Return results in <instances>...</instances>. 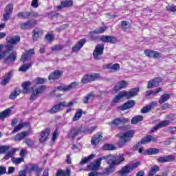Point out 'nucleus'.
<instances>
[{"label": "nucleus", "instance_id": "obj_1", "mask_svg": "<svg viewBox=\"0 0 176 176\" xmlns=\"http://www.w3.org/2000/svg\"><path fill=\"white\" fill-rule=\"evenodd\" d=\"M138 91H140V88H133L131 89L130 91H120L117 96H116L111 101V106L114 107V105H116L122 98L124 97V98H133V97H135V96H137L138 94Z\"/></svg>", "mask_w": 176, "mask_h": 176}, {"label": "nucleus", "instance_id": "obj_2", "mask_svg": "<svg viewBox=\"0 0 176 176\" xmlns=\"http://www.w3.org/2000/svg\"><path fill=\"white\" fill-rule=\"evenodd\" d=\"M134 131L129 130L120 135V140L118 142V146L123 148L129 141H131V138L134 137Z\"/></svg>", "mask_w": 176, "mask_h": 176}, {"label": "nucleus", "instance_id": "obj_3", "mask_svg": "<svg viewBox=\"0 0 176 176\" xmlns=\"http://www.w3.org/2000/svg\"><path fill=\"white\" fill-rule=\"evenodd\" d=\"M140 164H141L139 162L131 163L130 162L128 165L124 166L121 170L120 171V173L122 176H127V175L130 174L133 170H135Z\"/></svg>", "mask_w": 176, "mask_h": 176}, {"label": "nucleus", "instance_id": "obj_4", "mask_svg": "<svg viewBox=\"0 0 176 176\" xmlns=\"http://www.w3.org/2000/svg\"><path fill=\"white\" fill-rule=\"evenodd\" d=\"M157 139L151 135H146L142 138L140 142L133 146V151H138L140 148V145H145V144H149L150 142H156Z\"/></svg>", "mask_w": 176, "mask_h": 176}, {"label": "nucleus", "instance_id": "obj_5", "mask_svg": "<svg viewBox=\"0 0 176 176\" xmlns=\"http://www.w3.org/2000/svg\"><path fill=\"white\" fill-rule=\"evenodd\" d=\"M124 160V154H110L108 161L115 166H119V164H122Z\"/></svg>", "mask_w": 176, "mask_h": 176}, {"label": "nucleus", "instance_id": "obj_6", "mask_svg": "<svg viewBox=\"0 0 176 176\" xmlns=\"http://www.w3.org/2000/svg\"><path fill=\"white\" fill-rule=\"evenodd\" d=\"M83 131L80 126H72L70 130L67 132V137L72 141H74L79 134H82Z\"/></svg>", "mask_w": 176, "mask_h": 176}, {"label": "nucleus", "instance_id": "obj_7", "mask_svg": "<svg viewBox=\"0 0 176 176\" xmlns=\"http://www.w3.org/2000/svg\"><path fill=\"white\" fill-rule=\"evenodd\" d=\"M100 76L98 73H94L90 74H85L81 79V83L84 85L86 83H90V82H94L97 79H100Z\"/></svg>", "mask_w": 176, "mask_h": 176}, {"label": "nucleus", "instance_id": "obj_8", "mask_svg": "<svg viewBox=\"0 0 176 176\" xmlns=\"http://www.w3.org/2000/svg\"><path fill=\"white\" fill-rule=\"evenodd\" d=\"M104 54V45L98 44L96 46L93 52L94 58L95 60H100L101 56Z\"/></svg>", "mask_w": 176, "mask_h": 176}, {"label": "nucleus", "instance_id": "obj_9", "mask_svg": "<svg viewBox=\"0 0 176 176\" xmlns=\"http://www.w3.org/2000/svg\"><path fill=\"white\" fill-rule=\"evenodd\" d=\"M45 89H46V87L41 85V87L35 89H33L32 94L29 98V100H30V101H35V100H36L38 97H39V94L43 93V91Z\"/></svg>", "mask_w": 176, "mask_h": 176}, {"label": "nucleus", "instance_id": "obj_10", "mask_svg": "<svg viewBox=\"0 0 176 176\" xmlns=\"http://www.w3.org/2000/svg\"><path fill=\"white\" fill-rule=\"evenodd\" d=\"M12 13H13V4H8L6 8L4 9V12L3 14V20L6 22L9 19H10V16H12Z\"/></svg>", "mask_w": 176, "mask_h": 176}, {"label": "nucleus", "instance_id": "obj_11", "mask_svg": "<svg viewBox=\"0 0 176 176\" xmlns=\"http://www.w3.org/2000/svg\"><path fill=\"white\" fill-rule=\"evenodd\" d=\"M124 123H129V119L124 118H115L113 122H109V126L113 129V127H117V126H119L120 124H124Z\"/></svg>", "mask_w": 176, "mask_h": 176}, {"label": "nucleus", "instance_id": "obj_12", "mask_svg": "<svg viewBox=\"0 0 176 176\" xmlns=\"http://www.w3.org/2000/svg\"><path fill=\"white\" fill-rule=\"evenodd\" d=\"M26 171L28 173H41L42 168L36 164H29L26 166Z\"/></svg>", "mask_w": 176, "mask_h": 176}, {"label": "nucleus", "instance_id": "obj_13", "mask_svg": "<svg viewBox=\"0 0 176 176\" xmlns=\"http://www.w3.org/2000/svg\"><path fill=\"white\" fill-rule=\"evenodd\" d=\"M101 160L102 158H98L96 160V163L90 162L87 164V168L92 171H97L101 167Z\"/></svg>", "mask_w": 176, "mask_h": 176}, {"label": "nucleus", "instance_id": "obj_14", "mask_svg": "<svg viewBox=\"0 0 176 176\" xmlns=\"http://www.w3.org/2000/svg\"><path fill=\"white\" fill-rule=\"evenodd\" d=\"M17 58V52L16 51H12L9 55L4 58L5 64H10V63H14Z\"/></svg>", "mask_w": 176, "mask_h": 176}, {"label": "nucleus", "instance_id": "obj_15", "mask_svg": "<svg viewBox=\"0 0 176 176\" xmlns=\"http://www.w3.org/2000/svg\"><path fill=\"white\" fill-rule=\"evenodd\" d=\"M35 54V50L30 49L28 51H26V53L22 55L20 60L22 61V63H25V61H28L31 57H32L33 54Z\"/></svg>", "mask_w": 176, "mask_h": 176}, {"label": "nucleus", "instance_id": "obj_16", "mask_svg": "<svg viewBox=\"0 0 176 176\" xmlns=\"http://www.w3.org/2000/svg\"><path fill=\"white\" fill-rule=\"evenodd\" d=\"M65 105V102H61L58 104L54 105L52 108L48 111V112L50 113H57V112H60V111H61L62 108H64Z\"/></svg>", "mask_w": 176, "mask_h": 176}, {"label": "nucleus", "instance_id": "obj_17", "mask_svg": "<svg viewBox=\"0 0 176 176\" xmlns=\"http://www.w3.org/2000/svg\"><path fill=\"white\" fill-rule=\"evenodd\" d=\"M79 83L76 82H73L70 85H67L66 87H63V86H58L56 87L57 90H59L60 91H68L69 90H72V89H75L76 86H78Z\"/></svg>", "mask_w": 176, "mask_h": 176}, {"label": "nucleus", "instance_id": "obj_18", "mask_svg": "<svg viewBox=\"0 0 176 176\" xmlns=\"http://www.w3.org/2000/svg\"><path fill=\"white\" fill-rule=\"evenodd\" d=\"M50 134V129H46L40 133V138L38 139L39 142L43 143L47 141L49 135Z\"/></svg>", "mask_w": 176, "mask_h": 176}, {"label": "nucleus", "instance_id": "obj_19", "mask_svg": "<svg viewBox=\"0 0 176 176\" xmlns=\"http://www.w3.org/2000/svg\"><path fill=\"white\" fill-rule=\"evenodd\" d=\"M135 105V102L134 100H128L123 105L117 107V109H120V111H126V109H130Z\"/></svg>", "mask_w": 176, "mask_h": 176}, {"label": "nucleus", "instance_id": "obj_20", "mask_svg": "<svg viewBox=\"0 0 176 176\" xmlns=\"http://www.w3.org/2000/svg\"><path fill=\"white\" fill-rule=\"evenodd\" d=\"M36 25V21L34 19H30L28 21L21 24V28L22 30H28L31 27Z\"/></svg>", "mask_w": 176, "mask_h": 176}, {"label": "nucleus", "instance_id": "obj_21", "mask_svg": "<svg viewBox=\"0 0 176 176\" xmlns=\"http://www.w3.org/2000/svg\"><path fill=\"white\" fill-rule=\"evenodd\" d=\"M102 140V135L98 133L92 137L91 140V144L94 146H97V145L100 144Z\"/></svg>", "mask_w": 176, "mask_h": 176}, {"label": "nucleus", "instance_id": "obj_22", "mask_svg": "<svg viewBox=\"0 0 176 176\" xmlns=\"http://www.w3.org/2000/svg\"><path fill=\"white\" fill-rule=\"evenodd\" d=\"M86 43V38H82L80 39L73 47H72V52L74 53H76L77 52H79L82 47H83V45Z\"/></svg>", "mask_w": 176, "mask_h": 176}, {"label": "nucleus", "instance_id": "obj_23", "mask_svg": "<svg viewBox=\"0 0 176 176\" xmlns=\"http://www.w3.org/2000/svg\"><path fill=\"white\" fill-rule=\"evenodd\" d=\"M157 105V102L153 101L151 102L149 104L144 106L141 109V113H148V112H151L153 108H155Z\"/></svg>", "mask_w": 176, "mask_h": 176}, {"label": "nucleus", "instance_id": "obj_24", "mask_svg": "<svg viewBox=\"0 0 176 176\" xmlns=\"http://www.w3.org/2000/svg\"><path fill=\"white\" fill-rule=\"evenodd\" d=\"M100 41L107 43H116L118 42L116 37L113 36H102L100 37Z\"/></svg>", "mask_w": 176, "mask_h": 176}, {"label": "nucleus", "instance_id": "obj_25", "mask_svg": "<svg viewBox=\"0 0 176 176\" xmlns=\"http://www.w3.org/2000/svg\"><path fill=\"white\" fill-rule=\"evenodd\" d=\"M174 160H175V157L173 155H165L157 159L158 163H168L170 162H174Z\"/></svg>", "mask_w": 176, "mask_h": 176}, {"label": "nucleus", "instance_id": "obj_26", "mask_svg": "<svg viewBox=\"0 0 176 176\" xmlns=\"http://www.w3.org/2000/svg\"><path fill=\"white\" fill-rule=\"evenodd\" d=\"M162 82V78H155L151 80H149L147 85V89H153V87H156L159 86V83Z\"/></svg>", "mask_w": 176, "mask_h": 176}, {"label": "nucleus", "instance_id": "obj_27", "mask_svg": "<svg viewBox=\"0 0 176 176\" xmlns=\"http://www.w3.org/2000/svg\"><path fill=\"white\" fill-rule=\"evenodd\" d=\"M74 5L72 0H65L61 2L60 6L56 7L57 10H61L63 8H71Z\"/></svg>", "mask_w": 176, "mask_h": 176}, {"label": "nucleus", "instance_id": "obj_28", "mask_svg": "<svg viewBox=\"0 0 176 176\" xmlns=\"http://www.w3.org/2000/svg\"><path fill=\"white\" fill-rule=\"evenodd\" d=\"M144 53L147 57H150V58H152L153 57L154 58H160V53L156 52V51H153L151 50H146L144 51Z\"/></svg>", "mask_w": 176, "mask_h": 176}, {"label": "nucleus", "instance_id": "obj_29", "mask_svg": "<svg viewBox=\"0 0 176 176\" xmlns=\"http://www.w3.org/2000/svg\"><path fill=\"white\" fill-rule=\"evenodd\" d=\"M28 135H30V132L23 131L21 133L16 134L14 136V141H18V142L23 141V140H24L25 137H28Z\"/></svg>", "mask_w": 176, "mask_h": 176}, {"label": "nucleus", "instance_id": "obj_30", "mask_svg": "<svg viewBox=\"0 0 176 176\" xmlns=\"http://www.w3.org/2000/svg\"><path fill=\"white\" fill-rule=\"evenodd\" d=\"M63 75V72L59 70H55L54 72L50 74L48 76L49 80H57V79L60 78V76Z\"/></svg>", "mask_w": 176, "mask_h": 176}, {"label": "nucleus", "instance_id": "obj_31", "mask_svg": "<svg viewBox=\"0 0 176 176\" xmlns=\"http://www.w3.org/2000/svg\"><path fill=\"white\" fill-rule=\"evenodd\" d=\"M127 82L124 80H122L118 82V84L114 87L115 91H119V90H122V89H126L127 87Z\"/></svg>", "mask_w": 176, "mask_h": 176}, {"label": "nucleus", "instance_id": "obj_32", "mask_svg": "<svg viewBox=\"0 0 176 176\" xmlns=\"http://www.w3.org/2000/svg\"><path fill=\"white\" fill-rule=\"evenodd\" d=\"M12 76H13L12 70L5 74L3 79L1 80V85H3V86H6V85L9 83V80H10Z\"/></svg>", "mask_w": 176, "mask_h": 176}, {"label": "nucleus", "instance_id": "obj_33", "mask_svg": "<svg viewBox=\"0 0 176 176\" xmlns=\"http://www.w3.org/2000/svg\"><path fill=\"white\" fill-rule=\"evenodd\" d=\"M56 176H71V168L67 167L64 171L63 169H58Z\"/></svg>", "mask_w": 176, "mask_h": 176}, {"label": "nucleus", "instance_id": "obj_34", "mask_svg": "<svg viewBox=\"0 0 176 176\" xmlns=\"http://www.w3.org/2000/svg\"><path fill=\"white\" fill-rule=\"evenodd\" d=\"M170 98H171V94L168 93H165L160 96L158 100V102L159 104H160V105H162L164 104V102H167V101H168Z\"/></svg>", "mask_w": 176, "mask_h": 176}, {"label": "nucleus", "instance_id": "obj_35", "mask_svg": "<svg viewBox=\"0 0 176 176\" xmlns=\"http://www.w3.org/2000/svg\"><path fill=\"white\" fill-rule=\"evenodd\" d=\"M20 41H21L20 36L15 35L10 37L8 42L10 45H17V43H19Z\"/></svg>", "mask_w": 176, "mask_h": 176}, {"label": "nucleus", "instance_id": "obj_36", "mask_svg": "<svg viewBox=\"0 0 176 176\" xmlns=\"http://www.w3.org/2000/svg\"><path fill=\"white\" fill-rule=\"evenodd\" d=\"M17 151H19V148H13L10 151H8L4 155V157H3L4 160H9L10 157H12L13 155H14V153L17 152Z\"/></svg>", "mask_w": 176, "mask_h": 176}, {"label": "nucleus", "instance_id": "obj_37", "mask_svg": "<svg viewBox=\"0 0 176 176\" xmlns=\"http://www.w3.org/2000/svg\"><path fill=\"white\" fill-rule=\"evenodd\" d=\"M25 126H30V123L21 122L18 126L14 127V130L12 131V134H14V133H17V131H20V130H21V129H24Z\"/></svg>", "mask_w": 176, "mask_h": 176}, {"label": "nucleus", "instance_id": "obj_38", "mask_svg": "<svg viewBox=\"0 0 176 176\" xmlns=\"http://www.w3.org/2000/svg\"><path fill=\"white\" fill-rule=\"evenodd\" d=\"M10 112L12 110L10 109H7L0 113V120H4L6 118H9L10 116Z\"/></svg>", "mask_w": 176, "mask_h": 176}, {"label": "nucleus", "instance_id": "obj_39", "mask_svg": "<svg viewBox=\"0 0 176 176\" xmlns=\"http://www.w3.org/2000/svg\"><path fill=\"white\" fill-rule=\"evenodd\" d=\"M159 152H160L159 148H150L146 151V153H144V155H157Z\"/></svg>", "mask_w": 176, "mask_h": 176}, {"label": "nucleus", "instance_id": "obj_40", "mask_svg": "<svg viewBox=\"0 0 176 176\" xmlns=\"http://www.w3.org/2000/svg\"><path fill=\"white\" fill-rule=\"evenodd\" d=\"M30 85L31 82L30 81H25L22 83L23 91L24 94H28L30 92V89H28V87H30Z\"/></svg>", "mask_w": 176, "mask_h": 176}, {"label": "nucleus", "instance_id": "obj_41", "mask_svg": "<svg viewBox=\"0 0 176 176\" xmlns=\"http://www.w3.org/2000/svg\"><path fill=\"white\" fill-rule=\"evenodd\" d=\"M108 27L107 26H103V27H100L95 30H94L93 32H91L90 33L91 35H93V34H103V32H105V31H107Z\"/></svg>", "mask_w": 176, "mask_h": 176}, {"label": "nucleus", "instance_id": "obj_42", "mask_svg": "<svg viewBox=\"0 0 176 176\" xmlns=\"http://www.w3.org/2000/svg\"><path fill=\"white\" fill-rule=\"evenodd\" d=\"M17 16L19 19H30L31 17V13L30 12H19Z\"/></svg>", "mask_w": 176, "mask_h": 176}, {"label": "nucleus", "instance_id": "obj_43", "mask_svg": "<svg viewBox=\"0 0 176 176\" xmlns=\"http://www.w3.org/2000/svg\"><path fill=\"white\" fill-rule=\"evenodd\" d=\"M94 97H96V95L94 92H91L84 98L83 102L84 104H89V100H94Z\"/></svg>", "mask_w": 176, "mask_h": 176}, {"label": "nucleus", "instance_id": "obj_44", "mask_svg": "<svg viewBox=\"0 0 176 176\" xmlns=\"http://www.w3.org/2000/svg\"><path fill=\"white\" fill-rule=\"evenodd\" d=\"M142 120H144V116H136L132 118L131 124H137V123H140V122H142Z\"/></svg>", "mask_w": 176, "mask_h": 176}, {"label": "nucleus", "instance_id": "obj_45", "mask_svg": "<svg viewBox=\"0 0 176 176\" xmlns=\"http://www.w3.org/2000/svg\"><path fill=\"white\" fill-rule=\"evenodd\" d=\"M32 63H30L29 64H24L19 67V71H20L21 72H27V70L30 69V68L32 67Z\"/></svg>", "mask_w": 176, "mask_h": 176}, {"label": "nucleus", "instance_id": "obj_46", "mask_svg": "<svg viewBox=\"0 0 176 176\" xmlns=\"http://www.w3.org/2000/svg\"><path fill=\"white\" fill-rule=\"evenodd\" d=\"M83 114V111L82 109H79L77 112L75 113L73 118V122H76L79 120L80 118H82V115Z\"/></svg>", "mask_w": 176, "mask_h": 176}, {"label": "nucleus", "instance_id": "obj_47", "mask_svg": "<svg viewBox=\"0 0 176 176\" xmlns=\"http://www.w3.org/2000/svg\"><path fill=\"white\" fill-rule=\"evenodd\" d=\"M107 164H109V167L106 168V171L108 174L111 173H113L115 171V166L116 165L113 164V163L110 162V161H107Z\"/></svg>", "mask_w": 176, "mask_h": 176}, {"label": "nucleus", "instance_id": "obj_48", "mask_svg": "<svg viewBox=\"0 0 176 176\" xmlns=\"http://www.w3.org/2000/svg\"><path fill=\"white\" fill-rule=\"evenodd\" d=\"M41 32H42V31H41L39 29H35L32 31L33 41H38L39 38V34H41Z\"/></svg>", "mask_w": 176, "mask_h": 176}, {"label": "nucleus", "instance_id": "obj_49", "mask_svg": "<svg viewBox=\"0 0 176 176\" xmlns=\"http://www.w3.org/2000/svg\"><path fill=\"white\" fill-rule=\"evenodd\" d=\"M96 156L94 154H91L88 157H85V158H82L80 164H86L87 162H89V160H91Z\"/></svg>", "mask_w": 176, "mask_h": 176}, {"label": "nucleus", "instance_id": "obj_50", "mask_svg": "<svg viewBox=\"0 0 176 176\" xmlns=\"http://www.w3.org/2000/svg\"><path fill=\"white\" fill-rule=\"evenodd\" d=\"M23 142H25V144H26V145H28V146H29L30 148H32V146H34V145H35V141H34L31 138H26L23 140Z\"/></svg>", "mask_w": 176, "mask_h": 176}, {"label": "nucleus", "instance_id": "obj_51", "mask_svg": "<svg viewBox=\"0 0 176 176\" xmlns=\"http://www.w3.org/2000/svg\"><path fill=\"white\" fill-rule=\"evenodd\" d=\"M162 91V89L161 87L157 88L155 91H153V90L147 91L146 96H156V94H157V93H160V91Z\"/></svg>", "mask_w": 176, "mask_h": 176}, {"label": "nucleus", "instance_id": "obj_52", "mask_svg": "<svg viewBox=\"0 0 176 176\" xmlns=\"http://www.w3.org/2000/svg\"><path fill=\"white\" fill-rule=\"evenodd\" d=\"M20 90L15 89L14 90L11 94L10 95V100H14L17 97V96H20Z\"/></svg>", "mask_w": 176, "mask_h": 176}, {"label": "nucleus", "instance_id": "obj_53", "mask_svg": "<svg viewBox=\"0 0 176 176\" xmlns=\"http://www.w3.org/2000/svg\"><path fill=\"white\" fill-rule=\"evenodd\" d=\"M159 171V166H154L153 168H151V170L148 172V176H154L156 173Z\"/></svg>", "mask_w": 176, "mask_h": 176}, {"label": "nucleus", "instance_id": "obj_54", "mask_svg": "<svg viewBox=\"0 0 176 176\" xmlns=\"http://www.w3.org/2000/svg\"><path fill=\"white\" fill-rule=\"evenodd\" d=\"M9 149H10V146L9 145L0 146V154L6 153Z\"/></svg>", "mask_w": 176, "mask_h": 176}, {"label": "nucleus", "instance_id": "obj_55", "mask_svg": "<svg viewBox=\"0 0 176 176\" xmlns=\"http://www.w3.org/2000/svg\"><path fill=\"white\" fill-rule=\"evenodd\" d=\"M170 124V120H165L162 121L160 123L158 124L160 129H162V127H166Z\"/></svg>", "mask_w": 176, "mask_h": 176}, {"label": "nucleus", "instance_id": "obj_56", "mask_svg": "<svg viewBox=\"0 0 176 176\" xmlns=\"http://www.w3.org/2000/svg\"><path fill=\"white\" fill-rule=\"evenodd\" d=\"M121 27H122L123 31L126 32V31H128V30H129V22H127L126 21H122Z\"/></svg>", "mask_w": 176, "mask_h": 176}, {"label": "nucleus", "instance_id": "obj_57", "mask_svg": "<svg viewBox=\"0 0 176 176\" xmlns=\"http://www.w3.org/2000/svg\"><path fill=\"white\" fill-rule=\"evenodd\" d=\"M2 49H3V45H0V60L5 58V56L8 54V51L2 52Z\"/></svg>", "mask_w": 176, "mask_h": 176}, {"label": "nucleus", "instance_id": "obj_58", "mask_svg": "<svg viewBox=\"0 0 176 176\" xmlns=\"http://www.w3.org/2000/svg\"><path fill=\"white\" fill-rule=\"evenodd\" d=\"M102 148L104 151H113L115 150V146L113 144H104Z\"/></svg>", "mask_w": 176, "mask_h": 176}, {"label": "nucleus", "instance_id": "obj_59", "mask_svg": "<svg viewBox=\"0 0 176 176\" xmlns=\"http://www.w3.org/2000/svg\"><path fill=\"white\" fill-rule=\"evenodd\" d=\"M46 80V78H37L34 80V82L36 85H43Z\"/></svg>", "mask_w": 176, "mask_h": 176}, {"label": "nucleus", "instance_id": "obj_60", "mask_svg": "<svg viewBox=\"0 0 176 176\" xmlns=\"http://www.w3.org/2000/svg\"><path fill=\"white\" fill-rule=\"evenodd\" d=\"M45 41L47 42H53V40L54 39V36L50 34H46L45 36Z\"/></svg>", "mask_w": 176, "mask_h": 176}, {"label": "nucleus", "instance_id": "obj_61", "mask_svg": "<svg viewBox=\"0 0 176 176\" xmlns=\"http://www.w3.org/2000/svg\"><path fill=\"white\" fill-rule=\"evenodd\" d=\"M63 45H54L53 47H51V50H52V52H58L60 50H61L63 49Z\"/></svg>", "mask_w": 176, "mask_h": 176}, {"label": "nucleus", "instance_id": "obj_62", "mask_svg": "<svg viewBox=\"0 0 176 176\" xmlns=\"http://www.w3.org/2000/svg\"><path fill=\"white\" fill-rule=\"evenodd\" d=\"M12 162L15 164H20V163H23V162H24V158H23V157L14 158L12 160Z\"/></svg>", "mask_w": 176, "mask_h": 176}, {"label": "nucleus", "instance_id": "obj_63", "mask_svg": "<svg viewBox=\"0 0 176 176\" xmlns=\"http://www.w3.org/2000/svg\"><path fill=\"white\" fill-rule=\"evenodd\" d=\"M167 10H169V12H176V6H166Z\"/></svg>", "mask_w": 176, "mask_h": 176}, {"label": "nucleus", "instance_id": "obj_64", "mask_svg": "<svg viewBox=\"0 0 176 176\" xmlns=\"http://www.w3.org/2000/svg\"><path fill=\"white\" fill-rule=\"evenodd\" d=\"M31 6L32 8L36 9L39 6V5L38 4V0H32Z\"/></svg>", "mask_w": 176, "mask_h": 176}]
</instances>
